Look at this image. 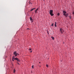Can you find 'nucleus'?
Wrapping results in <instances>:
<instances>
[{
  "instance_id": "1",
  "label": "nucleus",
  "mask_w": 74,
  "mask_h": 74,
  "mask_svg": "<svg viewBox=\"0 0 74 74\" xmlns=\"http://www.w3.org/2000/svg\"><path fill=\"white\" fill-rule=\"evenodd\" d=\"M49 14L51 16H53V10H49Z\"/></svg>"
},
{
  "instance_id": "2",
  "label": "nucleus",
  "mask_w": 74,
  "mask_h": 74,
  "mask_svg": "<svg viewBox=\"0 0 74 74\" xmlns=\"http://www.w3.org/2000/svg\"><path fill=\"white\" fill-rule=\"evenodd\" d=\"M14 55L15 57H16L17 55H19V54L16 53V51L14 52Z\"/></svg>"
},
{
  "instance_id": "3",
  "label": "nucleus",
  "mask_w": 74,
  "mask_h": 74,
  "mask_svg": "<svg viewBox=\"0 0 74 74\" xmlns=\"http://www.w3.org/2000/svg\"><path fill=\"white\" fill-rule=\"evenodd\" d=\"M60 32L61 33H63L64 32V30L62 28H60Z\"/></svg>"
},
{
  "instance_id": "4",
  "label": "nucleus",
  "mask_w": 74,
  "mask_h": 74,
  "mask_svg": "<svg viewBox=\"0 0 74 74\" xmlns=\"http://www.w3.org/2000/svg\"><path fill=\"white\" fill-rule=\"evenodd\" d=\"M63 15H65V16H66V12L65 11H63Z\"/></svg>"
},
{
  "instance_id": "5",
  "label": "nucleus",
  "mask_w": 74,
  "mask_h": 74,
  "mask_svg": "<svg viewBox=\"0 0 74 74\" xmlns=\"http://www.w3.org/2000/svg\"><path fill=\"white\" fill-rule=\"evenodd\" d=\"M14 60H17V61L18 62H20V60L19 59H18V58H16L14 59Z\"/></svg>"
},
{
  "instance_id": "6",
  "label": "nucleus",
  "mask_w": 74,
  "mask_h": 74,
  "mask_svg": "<svg viewBox=\"0 0 74 74\" xmlns=\"http://www.w3.org/2000/svg\"><path fill=\"white\" fill-rule=\"evenodd\" d=\"M35 9H36V8H33L30 11V12L32 11H33V10H34Z\"/></svg>"
},
{
  "instance_id": "7",
  "label": "nucleus",
  "mask_w": 74,
  "mask_h": 74,
  "mask_svg": "<svg viewBox=\"0 0 74 74\" xmlns=\"http://www.w3.org/2000/svg\"><path fill=\"white\" fill-rule=\"evenodd\" d=\"M56 22H55V27H56L57 26H56Z\"/></svg>"
},
{
  "instance_id": "8",
  "label": "nucleus",
  "mask_w": 74,
  "mask_h": 74,
  "mask_svg": "<svg viewBox=\"0 0 74 74\" xmlns=\"http://www.w3.org/2000/svg\"><path fill=\"white\" fill-rule=\"evenodd\" d=\"M68 14H66V16H65L66 17V18H67V17L68 16Z\"/></svg>"
},
{
  "instance_id": "9",
  "label": "nucleus",
  "mask_w": 74,
  "mask_h": 74,
  "mask_svg": "<svg viewBox=\"0 0 74 74\" xmlns=\"http://www.w3.org/2000/svg\"><path fill=\"white\" fill-rule=\"evenodd\" d=\"M30 21H33V19H32V17H30Z\"/></svg>"
},
{
  "instance_id": "10",
  "label": "nucleus",
  "mask_w": 74,
  "mask_h": 74,
  "mask_svg": "<svg viewBox=\"0 0 74 74\" xmlns=\"http://www.w3.org/2000/svg\"><path fill=\"white\" fill-rule=\"evenodd\" d=\"M51 38H52V40H54V38L53 36H51Z\"/></svg>"
},
{
  "instance_id": "11",
  "label": "nucleus",
  "mask_w": 74,
  "mask_h": 74,
  "mask_svg": "<svg viewBox=\"0 0 74 74\" xmlns=\"http://www.w3.org/2000/svg\"><path fill=\"white\" fill-rule=\"evenodd\" d=\"M15 56H13L12 57V59H15Z\"/></svg>"
},
{
  "instance_id": "12",
  "label": "nucleus",
  "mask_w": 74,
  "mask_h": 74,
  "mask_svg": "<svg viewBox=\"0 0 74 74\" xmlns=\"http://www.w3.org/2000/svg\"><path fill=\"white\" fill-rule=\"evenodd\" d=\"M15 69H14V73H15V71H15Z\"/></svg>"
},
{
  "instance_id": "13",
  "label": "nucleus",
  "mask_w": 74,
  "mask_h": 74,
  "mask_svg": "<svg viewBox=\"0 0 74 74\" xmlns=\"http://www.w3.org/2000/svg\"><path fill=\"white\" fill-rule=\"evenodd\" d=\"M57 15L58 16H59V15H60V14H59V13H58Z\"/></svg>"
},
{
  "instance_id": "14",
  "label": "nucleus",
  "mask_w": 74,
  "mask_h": 74,
  "mask_svg": "<svg viewBox=\"0 0 74 74\" xmlns=\"http://www.w3.org/2000/svg\"><path fill=\"white\" fill-rule=\"evenodd\" d=\"M51 26H53V23L51 25Z\"/></svg>"
},
{
  "instance_id": "15",
  "label": "nucleus",
  "mask_w": 74,
  "mask_h": 74,
  "mask_svg": "<svg viewBox=\"0 0 74 74\" xmlns=\"http://www.w3.org/2000/svg\"><path fill=\"white\" fill-rule=\"evenodd\" d=\"M34 66L33 65L32 66V67L33 69H34Z\"/></svg>"
},
{
  "instance_id": "16",
  "label": "nucleus",
  "mask_w": 74,
  "mask_h": 74,
  "mask_svg": "<svg viewBox=\"0 0 74 74\" xmlns=\"http://www.w3.org/2000/svg\"><path fill=\"white\" fill-rule=\"evenodd\" d=\"M46 67H48V65L47 64V65H46Z\"/></svg>"
},
{
  "instance_id": "17",
  "label": "nucleus",
  "mask_w": 74,
  "mask_h": 74,
  "mask_svg": "<svg viewBox=\"0 0 74 74\" xmlns=\"http://www.w3.org/2000/svg\"><path fill=\"white\" fill-rule=\"evenodd\" d=\"M14 59H15L12 58V61H14Z\"/></svg>"
},
{
  "instance_id": "18",
  "label": "nucleus",
  "mask_w": 74,
  "mask_h": 74,
  "mask_svg": "<svg viewBox=\"0 0 74 74\" xmlns=\"http://www.w3.org/2000/svg\"><path fill=\"white\" fill-rule=\"evenodd\" d=\"M38 8H37V9L36 10V11H38Z\"/></svg>"
},
{
  "instance_id": "19",
  "label": "nucleus",
  "mask_w": 74,
  "mask_h": 74,
  "mask_svg": "<svg viewBox=\"0 0 74 74\" xmlns=\"http://www.w3.org/2000/svg\"><path fill=\"white\" fill-rule=\"evenodd\" d=\"M71 16H69L70 19H71Z\"/></svg>"
},
{
  "instance_id": "20",
  "label": "nucleus",
  "mask_w": 74,
  "mask_h": 74,
  "mask_svg": "<svg viewBox=\"0 0 74 74\" xmlns=\"http://www.w3.org/2000/svg\"><path fill=\"white\" fill-rule=\"evenodd\" d=\"M29 51H31V50H32V49H29Z\"/></svg>"
},
{
  "instance_id": "21",
  "label": "nucleus",
  "mask_w": 74,
  "mask_h": 74,
  "mask_svg": "<svg viewBox=\"0 0 74 74\" xmlns=\"http://www.w3.org/2000/svg\"><path fill=\"white\" fill-rule=\"evenodd\" d=\"M35 12L36 14V13H37V11L36 10H35Z\"/></svg>"
},
{
  "instance_id": "22",
  "label": "nucleus",
  "mask_w": 74,
  "mask_h": 74,
  "mask_svg": "<svg viewBox=\"0 0 74 74\" xmlns=\"http://www.w3.org/2000/svg\"><path fill=\"white\" fill-rule=\"evenodd\" d=\"M32 22H33V20L32 21Z\"/></svg>"
},
{
  "instance_id": "23",
  "label": "nucleus",
  "mask_w": 74,
  "mask_h": 74,
  "mask_svg": "<svg viewBox=\"0 0 74 74\" xmlns=\"http://www.w3.org/2000/svg\"><path fill=\"white\" fill-rule=\"evenodd\" d=\"M29 4H32V3H30V2H29Z\"/></svg>"
},
{
  "instance_id": "24",
  "label": "nucleus",
  "mask_w": 74,
  "mask_h": 74,
  "mask_svg": "<svg viewBox=\"0 0 74 74\" xmlns=\"http://www.w3.org/2000/svg\"><path fill=\"white\" fill-rule=\"evenodd\" d=\"M30 52H32V51H31Z\"/></svg>"
},
{
  "instance_id": "25",
  "label": "nucleus",
  "mask_w": 74,
  "mask_h": 74,
  "mask_svg": "<svg viewBox=\"0 0 74 74\" xmlns=\"http://www.w3.org/2000/svg\"><path fill=\"white\" fill-rule=\"evenodd\" d=\"M17 63H18V64H19V63H18L17 62Z\"/></svg>"
},
{
  "instance_id": "26",
  "label": "nucleus",
  "mask_w": 74,
  "mask_h": 74,
  "mask_svg": "<svg viewBox=\"0 0 74 74\" xmlns=\"http://www.w3.org/2000/svg\"><path fill=\"white\" fill-rule=\"evenodd\" d=\"M27 29H29V28H27Z\"/></svg>"
},
{
  "instance_id": "27",
  "label": "nucleus",
  "mask_w": 74,
  "mask_h": 74,
  "mask_svg": "<svg viewBox=\"0 0 74 74\" xmlns=\"http://www.w3.org/2000/svg\"><path fill=\"white\" fill-rule=\"evenodd\" d=\"M39 63H40V62H39Z\"/></svg>"
},
{
  "instance_id": "28",
  "label": "nucleus",
  "mask_w": 74,
  "mask_h": 74,
  "mask_svg": "<svg viewBox=\"0 0 74 74\" xmlns=\"http://www.w3.org/2000/svg\"><path fill=\"white\" fill-rule=\"evenodd\" d=\"M44 1V0H43Z\"/></svg>"
}]
</instances>
